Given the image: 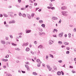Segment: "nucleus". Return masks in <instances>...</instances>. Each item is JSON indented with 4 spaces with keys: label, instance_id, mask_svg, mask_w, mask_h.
Here are the masks:
<instances>
[{
    "label": "nucleus",
    "instance_id": "a211bd4d",
    "mask_svg": "<svg viewBox=\"0 0 76 76\" xmlns=\"http://www.w3.org/2000/svg\"><path fill=\"white\" fill-rule=\"evenodd\" d=\"M3 16H4V17H5L6 18H7L8 16V15H7L5 14H3Z\"/></svg>",
    "mask_w": 76,
    "mask_h": 76
},
{
    "label": "nucleus",
    "instance_id": "9b49d317",
    "mask_svg": "<svg viewBox=\"0 0 76 76\" xmlns=\"http://www.w3.org/2000/svg\"><path fill=\"white\" fill-rule=\"evenodd\" d=\"M64 44L65 45H69V42L67 43V42H64Z\"/></svg>",
    "mask_w": 76,
    "mask_h": 76
},
{
    "label": "nucleus",
    "instance_id": "2f4dec72",
    "mask_svg": "<svg viewBox=\"0 0 76 76\" xmlns=\"http://www.w3.org/2000/svg\"><path fill=\"white\" fill-rule=\"evenodd\" d=\"M2 61H7V60L6 59H2Z\"/></svg>",
    "mask_w": 76,
    "mask_h": 76
},
{
    "label": "nucleus",
    "instance_id": "412c9836",
    "mask_svg": "<svg viewBox=\"0 0 76 76\" xmlns=\"http://www.w3.org/2000/svg\"><path fill=\"white\" fill-rule=\"evenodd\" d=\"M58 44H62V42L61 41H59L58 42Z\"/></svg>",
    "mask_w": 76,
    "mask_h": 76
},
{
    "label": "nucleus",
    "instance_id": "aec40b11",
    "mask_svg": "<svg viewBox=\"0 0 76 76\" xmlns=\"http://www.w3.org/2000/svg\"><path fill=\"white\" fill-rule=\"evenodd\" d=\"M35 15V14L34 13H32L31 15V17H32V18H33L34 16V15Z\"/></svg>",
    "mask_w": 76,
    "mask_h": 76
},
{
    "label": "nucleus",
    "instance_id": "3c124183",
    "mask_svg": "<svg viewBox=\"0 0 76 76\" xmlns=\"http://www.w3.org/2000/svg\"><path fill=\"white\" fill-rule=\"evenodd\" d=\"M31 54H33V55L34 54V53L33 52L31 51Z\"/></svg>",
    "mask_w": 76,
    "mask_h": 76
},
{
    "label": "nucleus",
    "instance_id": "58836bf2",
    "mask_svg": "<svg viewBox=\"0 0 76 76\" xmlns=\"http://www.w3.org/2000/svg\"><path fill=\"white\" fill-rule=\"evenodd\" d=\"M66 48L67 50H69L70 49V48L69 47H66Z\"/></svg>",
    "mask_w": 76,
    "mask_h": 76
},
{
    "label": "nucleus",
    "instance_id": "0eeeda50",
    "mask_svg": "<svg viewBox=\"0 0 76 76\" xmlns=\"http://www.w3.org/2000/svg\"><path fill=\"white\" fill-rule=\"evenodd\" d=\"M26 34H28V33H30V32H31V30H27L26 31Z\"/></svg>",
    "mask_w": 76,
    "mask_h": 76
},
{
    "label": "nucleus",
    "instance_id": "13d9d810",
    "mask_svg": "<svg viewBox=\"0 0 76 76\" xmlns=\"http://www.w3.org/2000/svg\"><path fill=\"white\" fill-rule=\"evenodd\" d=\"M65 47V46H64V45H62L61 46V47H62V48H64V47Z\"/></svg>",
    "mask_w": 76,
    "mask_h": 76
},
{
    "label": "nucleus",
    "instance_id": "bb28decb",
    "mask_svg": "<svg viewBox=\"0 0 76 76\" xmlns=\"http://www.w3.org/2000/svg\"><path fill=\"white\" fill-rule=\"evenodd\" d=\"M40 66H41V64H40V63H39L37 64V67H40Z\"/></svg>",
    "mask_w": 76,
    "mask_h": 76
},
{
    "label": "nucleus",
    "instance_id": "393cba45",
    "mask_svg": "<svg viewBox=\"0 0 76 76\" xmlns=\"http://www.w3.org/2000/svg\"><path fill=\"white\" fill-rule=\"evenodd\" d=\"M7 76H12V75L11 74H7Z\"/></svg>",
    "mask_w": 76,
    "mask_h": 76
},
{
    "label": "nucleus",
    "instance_id": "4d7b16f0",
    "mask_svg": "<svg viewBox=\"0 0 76 76\" xmlns=\"http://www.w3.org/2000/svg\"><path fill=\"white\" fill-rule=\"evenodd\" d=\"M10 16L11 17V18H13L14 16L13 15H10Z\"/></svg>",
    "mask_w": 76,
    "mask_h": 76
},
{
    "label": "nucleus",
    "instance_id": "5fc2aeb1",
    "mask_svg": "<svg viewBox=\"0 0 76 76\" xmlns=\"http://www.w3.org/2000/svg\"><path fill=\"white\" fill-rule=\"evenodd\" d=\"M54 30H55H55L56 31H56V32H58V30H57V29H56V28L54 29Z\"/></svg>",
    "mask_w": 76,
    "mask_h": 76
},
{
    "label": "nucleus",
    "instance_id": "f8f14e48",
    "mask_svg": "<svg viewBox=\"0 0 76 76\" xmlns=\"http://www.w3.org/2000/svg\"><path fill=\"white\" fill-rule=\"evenodd\" d=\"M53 69H54L55 70H57V66H54L53 67Z\"/></svg>",
    "mask_w": 76,
    "mask_h": 76
},
{
    "label": "nucleus",
    "instance_id": "69168bd1",
    "mask_svg": "<svg viewBox=\"0 0 76 76\" xmlns=\"http://www.w3.org/2000/svg\"><path fill=\"white\" fill-rule=\"evenodd\" d=\"M29 8L30 9H32V6H30Z\"/></svg>",
    "mask_w": 76,
    "mask_h": 76
},
{
    "label": "nucleus",
    "instance_id": "7ed1b4c3",
    "mask_svg": "<svg viewBox=\"0 0 76 76\" xmlns=\"http://www.w3.org/2000/svg\"><path fill=\"white\" fill-rule=\"evenodd\" d=\"M53 43H54V41L51 40H50L49 41V44L50 45L52 44H53Z\"/></svg>",
    "mask_w": 76,
    "mask_h": 76
},
{
    "label": "nucleus",
    "instance_id": "4be33fe9",
    "mask_svg": "<svg viewBox=\"0 0 76 76\" xmlns=\"http://www.w3.org/2000/svg\"><path fill=\"white\" fill-rule=\"evenodd\" d=\"M9 57V55H7L5 57V58H8Z\"/></svg>",
    "mask_w": 76,
    "mask_h": 76
},
{
    "label": "nucleus",
    "instance_id": "a878e982",
    "mask_svg": "<svg viewBox=\"0 0 76 76\" xmlns=\"http://www.w3.org/2000/svg\"><path fill=\"white\" fill-rule=\"evenodd\" d=\"M22 16H23V17H26V14H23L22 15Z\"/></svg>",
    "mask_w": 76,
    "mask_h": 76
},
{
    "label": "nucleus",
    "instance_id": "4c0bfd02",
    "mask_svg": "<svg viewBox=\"0 0 76 76\" xmlns=\"http://www.w3.org/2000/svg\"><path fill=\"white\" fill-rule=\"evenodd\" d=\"M58 62L61 63H62V60H61L60 61H58Z\"/></svg>",
    "mask_w": 76,
    "mask_h": 76
},
{
    "label": "nucleus",
    "instance_id": "5701e85b",
    "mask_svg": "<svg viewBox=\"0 0 76 76\" xmlns=\"http://www.w3.org/2000/svg\"><path fill=\"white\" fill-rule=\"evenodd\" d=\"M28 42H27L26 43H24V46H27L28 45Z\"/></svg>",
    "mask_w": 76,
    "mask_h": 76
},
{
    "label": "nucleus",
    "instance_id": "a19ab883",
    "mask_svg": "<svg viewBox=\"0 0 76 76\" xmlns=\"http://www.w3.org/2000/svg\"><path fill=\"white\" fill-rule=\"evenodd\" d=\"M47 66L48 69H50V66H49V65H47Z\"/></svg>",
    "mask_w": 76,
    "mask_h": 76
},
{
    "label": "nucleus",
    "instance_id": "cd10ccee",
    "mask_svg": "<svg viewBox=\"0 0 76 76\" xmlns=\"http://www.w3.org/2000/svg\"><path fill=\"white\" fill-rule=\"evenodd\" d=\"M69 53H70V52L69 51H67L66 52V54H69Z\"/></svg>",
    "mask_w": 76,
    "mask_h": 76
},
{
    "label": "nucleus",
    "instance_id": "a18cd8bd",
    "mask_svg": "<svg viewBox=\"0 0 76 76\" xmlns=\"http://www.w3.org/2000/svg\"><path fill=\"white\" fill-rule=\"evenodd\" d=\"M52 19L53 20H55V17H53Z\"/></svg>",
    "mask_w": 76,
    "mask_h": 76
},
{
    "label": "nucleus",
    "instance_id": "e433bc0d",
    "mask_svg": "<svg viewBox=\"0 0 76 76\" xmlns=\"http://www.w3.org/2000/svg\"><path fill=\"white\" fill-rule=\"evenodd\" d=\"M19 16H22V14L21 13V12L19 13Z\"/></svg>",
    "mask_w": 76,
    "mask_h": 76
},
{
    "label": "nucleus",
    "instance_id": "2eb2a0df",
    "mask_svg": "<svg viewBox=\"0 0 76 76\" xmlns=\"http://www.w3.org/2000/svg\"><path fill=\"white\" fill-rule=\"evenodd\" d=\"M41 26L43 27L44 28H45V24H43Z\"/></svg>",
    "mask_w": 76,
    "mask_h": 76
},
{
    "label": "nucleus",
    "instance_id": "e2e57ef3",
    "mask_svg": "<svg viewBox=\"0 0 76 76\" xmlns=\"http://www.w3.org/2000/svg\"><path fill=\"white\" fill-rule=\"evenodd\" d=\"M12 23H15V22L14 21V20H12Z\"/></svg>",
    "mask_w": 76,
    "mask_h": 76
},
{
    "label": "nucleus",
    "instance_id": "b1692460",
    "mask_svg": "<svg viewBox=\"0 0 76 76\" xmlns=\"http://www.w3.org/2000/svg\"><path fill=\"white\" fill-rule=\"evenodd\" d=\"M50 57H51L52 58H54V56L53 55L51 54H50Z\"/></svg>",
    "mask_w": 76,
    "mask_h": 76
},
{
    "label": "nucleus",
    "instance_id": "de8ad7c7",
    "mask_svg": "<svg viewBox=\"0 0 76 76\" xmlns=\"http://www.w3.org/2000/svg\"><path fill=\"white\" fill-rule=\"evenodd\" d=\"M69 68H71L72 69H73V67L72 66H69Z\"/></svg>",
    "mask_w": 76,
    "mask_h": 76
},
{
    "label": "nucleus",
    "instance_id": "473e14b6",
    "mask_svg": "<svg viewBox=\"0 0 76 76\" xmlns=\"http://www.w3.org/2000/svg\"><path fill=\"white\" fill-rule=\"evenodd\" d=\"M68 35H69V38H70V37H71V34H70V33H69Z\"/></svg>",
    "mask_w": 76,
    "mask_h": 76
},
{
    "label": "nucleus",
    "instance_id": "f257e3e1",
    "mask_svg": "<svg viewBox=\"0 0 76 76\" xmlns=\"http://www.w3.org/2000/svg\"><path fill=\"white\" fill-rule=\"evenodd\" d=\"M67 12H66V11H62L61 12V13L63 15V16H67Z\"/></svg>",
    "mask_w": 76,
    "mask_h": 76
},
{
    "label": "nucleus",
    "instance_id": "c85d7f7f",
    "mask_svg": "<svg viewBox=\"0 0 76 76\" xmlns=\"http://www.w3.org/2000/svg\"><path fill=\"white\" fill-rule=\"evenodd\" d=\"M39 23H42V22H43V21L42 20H39Z\"/></svg>",
    "mask_w": 76,
    "mask_h": 76
},
{
    "label": "nucleus",
    "instance_id": "09e8293b",
    "mask_svg": "<svg viewBox=\"0 0 76 76\" xmlns=\"http://www.w3.org/2000/svg\"><path fill=\"white\" fill-rule=\"evenodd\" d=\"M34 43L35 44H37V41H35L34 42Z\"/></svg>",
    "mask_w": 76,
    "mask_h": 76
},
{
    "label": "nucleus",
    "instance_id": "72a5a7b5",
    "mask_svg": "<svg viewBox=\"0 0 76 76\" xmlns=\"http://www.w3.org/2000/svg\"><path fill=\"white\" fill-rule=\"evenodd\" d=\"M50 9H52V10H53V9H55V7H52L50 8Z\"/></svg>",
    "mask_w": 76,
    "mask_h": 76
},
{
    "label": "nucleus",
    "instance_id": "9d476101",
    "mask_svg": "<svg viewBox=\"0 0 76 76\" xmlns=\"http://www.w3.org/2000/svg\"><path fill=\"white\" fill-rule=\"evenodd\" d=\"M61 73L60 71H58L57 72V74L58 75H61Z\"/></svg>",
    "mask_w": 76,
    "mask_h": 76
},
{
    "label": "nucleus",
    "instance_id": "37998d69",
    "mask_svg": "<svg viewBox=\"0 0 76 76\" xmlns=\"http://www.w3.org/2000/svg\"><path fill=\"white\" fill-rule=\"evenodd\" d=\"M37 3H34V5H35V6H37Z\"/></svg>",
    "mask_w": 76,
    "mask_h": 76
},
{
    "label": "nucleus",
    "instance_id": "423d86ee",
    "mask_svg": "<svg viewBox=\"0 0 76 76\" xmlns=\"http://www.w3.org/2000/svg\"><path fill=\"white\" fill-rule=\"evenodd\" d=\"M63 32H61L59 34V37H63Z\"/></svg>",
    "mask_w": 76,
    "mask_h": 76
},
{
    "label": "nucleus",
    "instance_id": "680f3d73",
    "mask_svg": "<svg viewBox=\"0 0 76 76\" xmlns=\"http://www.w3.org/2000/svg\"><path fill=\"white\" fill-rule=\"evenodd\" d=\"M67 35L66 34H65L64 35V37H66H66H67Z\"/></svg>",
    "mask_w": 76,
    "mask_h": 76
},
{
    "label": "nucleus",
    "instance_id": "8fccbe9b",
    "mask_svg": "<svg viewBox=\"0 0 76 76\" xmlns=\"http://www.w3.org/2000/svg\"><path fill=\"white\" fill-rule=\"evenodd\" d=\"M9 25H5V26L7 28H8V27H9Z\"/></svg>",
    "mask_w": 76,
    "mask_h": 76
},
{
    "label": "nucleus",
    "instance_id": "f704fd0d",
    "mask_svg": "<svg viewBox=\"0 0 76 76\" xmlns=\"http://www.w3.org/2000/svg\"><path fill=\"white\" fill-rule=\"evenodd\" d=\"M61 72L62 75H64V73L62 71H61Z\"/></svg>",
    "mask_w": 76,
    "mask_h": 76
},
{
    "label": "nucleus",
    "instance_id": "6e6d98bb",
    "mask_svg": "<svg viewBox=\"0 0 76 76\" xmlns=\"http://www.w3.org/2000/svg\"><path fill=\"white\" fill-rule=\"evenodd\" d=\"M19 39V37H17L16 38V39Z\"/></svg>",
    "mask_w": 76,
    "mask_h": 76
},
{
    "label": "nucleus",
    "instance_id": "6e6552de",
    "mask_svg": "<svg viewBox=\"0 0 76 76\" xmlns=\"http://www.w3.org/2000/svg\"><path fill=\"white\" fill-rule=\"evenodd\" d=\"M8 14L9 15H13V12H8Z\"/></svg>",
    "mask_w": 76,
    "mask_h": 76
},
{
    "label": "nucleus",
    "instance_id": "dca6fc26",
    "mask_svg": "<svg viewBox=\"0 0 76 76\" xmlns=\"http://www.w3.org/2000/svg\"><path fill=\"white\" fill-rule=\"evenodd\" d=\"M32 73L33 75H38V74L36 73V72H33Z\"/></svg>",
    "mask_w": 76,
    "mask_h": 76
},
{
    "label": "nucleus",
    "instance_id": "bf43d9fd",
    "mask_svg": "<svg viewBox=\"0 0 76 76\" xmlns=\"http://www.w3.org/2000/svg\"><path fill=\"white\" fill-rule=\"evenodd\" d=\"M42 65L43 67H45V64H42Z\"/></svg>",
    "mask_w": 76,
    "mask_h": 76
},
{
    "label": "nucleus",
    "instance_id": "1a4fd4ad",
    "mask_svg": "<svg viewBox=\"0 0 76 76\" xmlns=\"http://www.w3.org/2000/svg\"><path fill=\"white\" fill-rule=\"evenodd\" d=\"M42 34H45L44 35H45V32H39V35H42Z\"/></svg>",
    "mask_w": 76,
    "mask_h": 76
},
{
    "label": "nucleus",
    "instance_id": "c9c22d12",
    "mask_svg": "<svg viewBox=\"0 0 76 76\" xmlns=\"http://www.w3.org/2000/svg\"><path fill=\"white\" fill-rule=\"evenodd\" d=\"M61 20L60 19L59 22H58V23H61Z\"/></svg>",
    "mask_w": 76,
    "mask_h": 76
},
{
    "label": "nucleus",
    "instance_id": "338daca9",
    "mask_svg": "<svg viewBox=\"0 0 76 76\" xmlns=\"http://www.w3.org/2000/svg\"><path fill=\"white\" fill-rule=\"evenodd\" d=\"M9 23H10H10H12V21H10L9 22Z\"/></svg>",
    "mask_w": 76,
    "mask_h": 76
},
{
    "label": "nucleus",
    "instance_id": "c03bdc74",
    "mask_svg": "<svg viewBox=\"0 0 76 76\" xmlns=\"http://www.w3.org/2000/svg\"><path fill=\"white\" fill-rule=\"evenodd\" d=\"M46 59H47V60H48V56H46Z\"/></svg>",
    "mask_w": 76,
    "mask_h": 76
},
{
    "label": "nucleus",
    "instance_id": "052dcab7",
    "mask_svg": "<svg viewBox=\"0 0 76 76\" xmlns=\"http://www.w3.org/2000/svg\"><path fill=\"white\" fill-rule=\"evenodd\" d=\"M11 38H13V36L12 35H10Z\"/></svg>",
    "mask_w": 76,
    "mask_h": 76
},
{
    "label": "nucleus",
    "instance_id": "7c9ffc66",
    "mask_svg": "<svg viewBox=\"0 0 76 76\" xmlns=\"http://www.w3.org/2000/svg\"><path fill=\"white\" fill-rule=\"evenodd\" d=\"M49 5L50 7H52V6H53V4H52V3H50L49 4Z\"/></svg>",
    "mask_w": 76,
    "mask_h": 76
},
{
    "label": "nucleus",
    "instance_id": "6ab92c4d",
    "mask_svg": "<svg viewBox=\"0 0 76 76\" xmlns=\"http://www.w3.org/2000/svg\"><path fill=\"white\" fill-rule=\"evenodd\" d=\"M12 45H14V46H16V45H16V44H15L14 43H12Z\"/></svg>",
    "mask_w": 76,
    "mask_h": 76
},
{
    "label": "nucleus",
    "instance_id": "c756f323",
    "mask_svg": "<svg viewBox=\"0 0 76 76\" xmlns=\"http://www.w3.org/2000/svg\"><path fill=\"white\" fill-rule=\"evenodd\" d=\"M7 44H10V43L9 42H6Z\"/></svg>",
    "mask_w": 76,
    "mask_h": 76
},
{
    "label": "nucleus",
    "instance_id": "49530a36",
    "mask_svg": "<svg viewBox=\"0 0 76 76\" xmlns=\"http://www.w3.org/2000/svg\"><path fill=\"white\" fill-rule=\"evenodd\" d=\"M21 72H22V73H26L25 71H23L22 70H21Z\"/></svg>",
    "mask_w": 76,
    "mask_h": 76
},
{
    "label": "nucleus",
    "instance_id": "f03ea898",
    "mask_svg": "<svg viewBox=\"0 0 76 76\" xmlns=\"http://www.w3.org/2000/svg\"><path fill=\"white\" fill-rule=\"evenodd\" d=\"M44 48V47L43 45H39V46H38V48H41V49H43Z\"/></svg>",
    "mask_w": 76,
    "mask_h": 76
},
{
    "label": "nucleus",
    "instance_id": "ddd939ff",
    "mask_svg": "<svg viewBox=\"0 0 76 76\" xmlns=\"http://www.w3.org/2000/svg\"><path fill=\"white\" fill-rule=\"evenodd\" d=\"M30 50V49L29 48H27L26 49V51H29Z\"/></svg>",
    "mask_w": 76,
    "mask_h": 76
},
{
    "label": "nucleus",
    "instance_id": "39448f33",
    "mask_svg": "<svg viewBox=\"0 0 76 76\" xmlns=\"http://www.w3.org/2000/svg\"><path fill=\"white\" fill-rule=\"evenodd\" d=\"M61 9L62 10H65V9H67V7L64 6L61 7Z\"/></svg>",
    "mask_w": 76,
    "mask_h": 76
},
{
    "label": "nucleus",
    "instance_id": "ea45409f",
    "mask_svg": "<svg viewBox=\"0 0 76 76\" xmlns=\"http://www.w3.org/2000/svg\"><path fill=\"white\" fill-rule=\"evenodd\" d=\"M18 2L20 3H21V0H18Z\"/></svg>",
    "mask_w": 76,
    "mask_h": 76
},
{
    "label": "nucleus",
    "instance_id": "79ce46f5",
    "mask_svg": "<svg viewBox=\"0 0 76 76\" xmlns=\"http://www.w3.org/2000/svg\"><path fill=\"white\" fill-rule=\"evenodd\" d=\"M29 1H31V3H34V1H31V0H29Z\"/></svg>",
    "mask_w": 76,
    "mask_h": 76
},
{
    "label": "nucleus",
    "instance_id": "4468645a",
    "mask_svg": "<svg viewBox=\"0 0 76 76\" xmlns=\"http://www.w3.org/2000/svg\"><path fill=\"white\" fill-rule=\"evenodd\" d=\"M38 29L39 30V31H40V32H42V28H39Z\"/></svg>",
    "mask_w": 76,
    "mask_h": 76
},
{
    "label": "nucleus",
    "instance_id": "603ef678",
    "mask_svg": "<svg viewBox=\"0 0 76 76\" xmlns=\"http://www.w3.org/2000/svg\"><path fill=\"white\" fill-rule=\"evenodd\" d=\"M72 73H75V71H72Z\"/></svg>",
    "mask_w": 76,
    "mask_h": 76
},
{
    "label": "nucleus",
    "instance_id": "774afa93",
    "mask_svg": "<svg viewBox=\"0 0 76 76\" xmlns=\"http://www.w3.org/2000/svg\"><path fill=\"white\" fill-rule=\"evenodd\" d=\"M74 51H76V48H74Z\"/></svg>",
    "mask_w": 76,
    "mask_h": 76
},
{
    "label": "nucleus",
    "instance_id": "0e129e2a",
    "mask_svg": "<svg viewBox=\"0 0 76 76\" xmlns=\"http://www.w3.org/2000/svg\"><path fill=\"white\" fill-rule=\"evenodd\" d=\"M74 31H75V32H76V28H74Z\"/></svg>",
    "mask_w": 76,
    "mask_h": 76
},
{
    "label": "nucleus",
    "instance_id": "f3484780",
    "mask_svg": "<svg viewBox=\"0 0 76 76\" xmlns=\"http://www.w3.org/2000/svg\"><path fill=\"white\" fill-rule=\"evenodd\" d=\"M1 42L2 44L4 45V44H6V42H4V41H1Z\"/></svg>",
    "mask_w": 76,
    "mask_h": 76
},
{
    "label": "nucleus",
    "instance_id": "20e7f679",
    "mask_svg": "<svg viewBox=\"0 0 76 76\" xmlns=\"http://www.w3.org/2000/svg\"><path fill=\"white\" fill-rule=\"evenodd\" d=\"M27 16L29 19H31V16L30 15L28 14H27Z\"/></svg>",
    "mask_w": 76,
    "mask_h": 76
},
{
    "label": "nucleus",
    "instance_id": "864d4df0",
    "mask_svg": "<svg viewBox=\"0 0 76 76\" xmlns=\"http://www.w3.org/2000/svg\"><path fill=\"white\" fill-rule=\"evenodd\" d=\"M29 7V5H26V8H28V7Z\"/></svg>",
    "mask_w": 76,
    "mask_h": 76
}]
</instances>
